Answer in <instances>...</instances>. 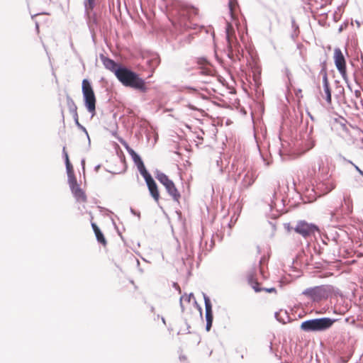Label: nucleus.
Listing matches in <instances>:
<instances>
[{
    "label": "nucleus",
    "mask_w": 363,
    "mask_h": 363,
    "mask_svg": "<svg viewBox=\"0 0 363 363\" xmlns=\"http://www.w3.org/2000/svg\"><path fill=\"white\" fill-rule=\"evenodd\" d=\"M335 320L329 318H321L308 320L301 324V329L305 332L323 331L330 328Z\"/></svg>",
    "instance_id": "obj_1"
},
{
    "label": "nucleus",
    "mask_w": 363,
    "mask_h": 363,
    "mask_svg": "<svg viewBox=\"0 0 363 363\" xmlns=\"http://www.w3.org/2000/svg\"><path fill=\"white\" fill-rule=\"evenodd\" d=\"M82 91L85 107L91 116L96 115V98L94 89L88 79H83L82 83Z\"/></svg>",
    "instance_id": "obj_2"
},
{
    "label": "nucleus",
    "mask_w": 363,
    "mask_h": 363,
    "mask_svg": "<svg viewBox=\"0 0 363 363\" xmlns=\"http://www.w3.org/2000/svg\"><path fill=\"white\" fill-rule=\"evenodd\" d=\"M199 10L193 6H183L179 11V24L185 28H191V21L198 16Z\"/></svg>",
    "instance_id": "obj_3"
},
{
    "label": "nucleus",
    "mask_w": 363,
    "mask_h": 363,
    "mask_svg": "<svg viewBox=\"0 0 363 363\" xmlns=\"http://www.w3.org/2000/svg\"><path fill=\"white\" fill-rule=\"evenodd\" d=\"M333 59L335 65L343 79L345 81L347 80L348 77L347 74L346 60L340 48H335L334 50Z\"/></svg>",
    "instance_id": "obj_4"
},
{
    "label": "nucleus",
    "mask_w": 363,
    "mask_h": 363,
    "mask_svg": "<svg viewBox=\"0 0 363 363\" xmlns=\"http://www.w3.org/2000/svg\"><path fill=\"white\" fill-rule=\"evenodd\" d=\"M294 230L303 238H307L318 231V228L315 225L308 223L305 220H299Z\"/></svg>",
    "instance_id": "obj_5"
},
{
    "label": "nucleus",
    "mask_w": 363,
    "mask_h": 363,
    "mask_svg": "<svg viewBox=\"0 0 363 363\" xmlns=\"http://www.w3.org/2000/svg\"><path fill=\"white\" fill-rule=\"evenodd\" d=\"M125 148L128 154L131 156L134 163L137 166L140 173L143 177V178L145 179L147 177L151 176L146 170V168L140 157L131 147H130L127 145H125Z\"/></svg>",
    "instance_id": "obj_6"
},
{
    "label": "nucleus",
    "mask_w": 363,
    "mask_h": 363,
    "mask_svg": "<svg viewBox=\"0 0 363 363\" xmlns=\"http://www.w3.org/2000/svg\"><path fill=\"white\" fill-rule=\"evenodd\" d=\"M125 86L133 88L142 92H146L147 90L145 80L140 78L139 74L135 72H133Z\"/></svg>",
    "instance_id": "obj_7"
},
{
    "label": "nucleus",
    "mask_w": 363,
    "mask_h": 363,
    "mask_svg": "<svg viewBox=\"0 0 363 363\" xmlns=\"http://www.w3.org/2000/svg\"><path fill=\"white\" fill-rule=\"evenodd\" d=\"M303 294L310 297L315 301H318L327 297V291L324 286H316L306 289Z\"/></svg>",
    "instance_id": "obj_8"
},
{
    "label": "nucleus",
    "mask_w": 363,
    "mask_h": 363,
    "mask_svg": "<svg viewBox=\"0 0 363 363\" xmlns=\"http://www.w3.org/2000/svg\"><path fill=\"white\" fill-rule=\"evenodd\" d=\"M320 74L323 76V93H321V95L323 98L325 99L327 104L330 106L332 104L331 90L330 88L328 74L325 65H323Z\"/></svg>",
    "instance_id": "obj_9"
},
{
    "label": "nucleus",
    "mask_w": 363,
    "mask_h": 363,
    "mask_svg": "<svg viewBox=\"0 0 363 363\" xmlns=\"http://www.w3.org/2000/svg\"><path fill=\"white\" fill-rule=\"evenodd\" d=\"M205 308H206V330L209 331L213 323V312L212 305L210 298L206 296H203Z\"/></svg>",
    "instance_id": "obj_10"
},
{
    "label": "nucleus",
    "mask_w": 363,
    "mask_h": 363,
    "mask_svg": "<svg viewBox=\"0 0 363 363\" xmlns=\"http://www.w3.org/2000/svg\"><path fill=\"white\" fill-rule=\"evenodd\" d=\"M145 180L146 182L150 195L152 196V198L156 202H158L160 200V192L157 188V185L155 183V180L152 179L151 176L147 177V178L145 179Z\"/></svg>",
    "instance_id": "obj_11"
},
{
    "label": "nucleus",
    "mask_w": 363,
    "mask_h": 363,
    "mask_svg": "<svg viewBox=\"0 0 363 363\" xmlns=\"http://www.w3.org/2000/svg\"><path fill=\"white\" fill-rule=\"evenodd\" d=\"M134 72L128 69V68L123 67L116 71V77L124 86L126 85L129 79L133 75Z\"/></svg>",
    "instance_id": "obj_12"
},
{
    "label": "nucleus",
    "mask_w": 363,
    "mask_h": 363,
    "mask_svg": "<svg viewBox=\"0 0 363 363\" xmlns=\"http://www.w3.org/2000/svg\"><path fill=\"white\" fill-rule=\"evenodd\" d=\"M168 194L172 198L173 201L177 203H179L181 199V194L179 190L176 187L174 182L169 184L165 188Z\"/></svg>",
    "instance_id": "obj_13"
},
{
    "label": "nucleus",
    "mask_w": 363,
    "mask_h": 363,
    "mask_svg": "<svg viewBox=\"0 0 363 363\" xmlns=\"http://www.w3.org/2000/svg\"><path fill=\"white\" fill-rule=\"evenodd\" d=\"M336 186V182L335 180L332 178L331 176H330L329 178L325 179L321 184H320V189L323 191V194H328L332 190H333Z\"/></svg>",
    "instance_id": "obj_14"
},
{
    "label": "nucleus",
    "mask_w": 363,
    "mask_h": 363,
    "mask_svg": "<svg viewBox=\"0 0 363 363\" xmlns=\"http://www.w3.org/2000/svg\"><path fill=\"white\" fill-rule=\"evenodd\" d=\"M67 102H68V105L69 106V110H70V111L73 114V116H74V121H75V123H76L77 125L85 130V128L79 122V116H78V113H77V107L75 105L74 101L70 97H68L67 98Z\"/></svg>",
    "instance_id": "obj_15"
},
{
    "label": "nucleus",
    "mask_w": 363,
    "mask_h": 363,
    "mask_svg": "<svg viewBox=\"0 0 363 363\" xmlns=\"http://www.w3.org/2000/svg\"><path fill=\"white\" fill-rule=\"evenodd\" d=\"M91 227L95 233L97 241L99 243H101L104 247H106L107 245V241L102 232L100 230V229L95 223H91Z\"/></svg>",
    "instance_id": "obj_16"
},
{
    "label": "nucleus",
    "mask_w": 363,
    "mask_h": 363,
    "mask_svg": "<svg viewBox=\"0 0 363 363\" xmlns=\"http://www.w3.org/2000/svg\"><path fill=\"white\" fill-rule=\"evenodd\" d=\"M71 190L78 201L85 202L86 201V194L84 192V191L80 188L79 185L73 187Z\"/></svg>",
    "instance_id": "obj_17"
},
{
    "label": "nucleus",
    "mask_w": 363,
    "mask_h": 363,
    "mask_svg": "<svg viewBox=\"0 0 363 363\" xmlns=\"http://www.w3.org/2000/svg\"><path fill=\"white\" fill-rule=\"evenodd\" d=\"M103 63L105 67L111 72H113L116 74V71L117 69H120L121 68L117 63H116L113 60L109 58H104L103 60Z\"/></svg>",
    "instance_id": "obj_18"
},
{
    "label": "nucleus",
    "mask_w": 363,
    "mask_h": 363,
    "mask_svg": "<svg viewBox=\"0 0 363 363\" xmlns=\"http://www.w3.org/2000/svg\"><path fill=\"white\" fill-rule=\"evenodd\" d=\"M252 62L255 63V67H254V75H253V79L255 84V86L258 88L259 86L261 84L259 82V75L261 74V69L259 66L257 65V62H255L254 60H251V65H252ZM252 67H251V69Z\"/></svg>",
    "instance_id": "obj_19"
},
{
    "label": "nucleus",
    "mask_w": 363,
    "mask_h": 363,
    "mask_svg": "<svg viewBox=\"0 0 363 363\" xmlns=\"http://www.w3.org/2000/svg\"><path fill=\"white\" fill-rule=\"evenodd\" d=\"M228 9L231 17L233 18H235L238 11V4L237 0L228 1Z\"/></svg>",
    "instance_id": "obj_20"
},
{
    "label": "nucleus",
    "mask_w": 363,
    "mask_h": 363,
    "mask_svg": "<svg viewBox=\"0 0 363 363\" xmlns=\"http://www.w3.org/2000/svg\"><path fill=\"white\" fill-rule=\"evenodd\" d=\"M156 179L166 188L169 184L173 182L165 174L162 172H157Z\"/></svg>",
    "instance_id": "obj_21"
},
{
    "label": "nucleus",
    "mask_w": 363,
    "mask_h": 363,
    "mask_svg": "<svg viewBox=\"0 0 363 363\" xmlns=\"http://www.w3.org/2000/svg\"><path fill=\"white\" fill-rule=\"evenodd\" d=\"M259 284L256 281H252V279H251V286L253 288V289L256 292H260L262 291H264L266 292H276V289L274 288H269V289H265V288H261L259 286Z\"/></svg>",
    "instance_id": "obj_22"
},
{
    "label": "nucleus",
    "mask_w": 363,
    "mask_h": 363,
    "mask_svg": "<svg viewBox=\"0 0 363 363\" xmlns=\"http://www.w3.org/2000/svg\"><path fill=\"white\" fill-rule=\"evenodd\" d=\"M63 153H64L65 158V163H66V168H67V174H68V176L71 175V174H74L73 167H72V165L71 164V163L69 162V156H68V154H67V152L66 151L65 147H63Z\"/></svg>",
    "instance_id": "obj_23"
},
{
    "label": "nucleus",
    "mask_w": 363,
    "mask_h": 363,
    "mask_svg": "<svg viewBox=\"0 0 363 363\" xmlns=\"http://www.w3.org/2000/svg\"><path fill=\"white\" fill-rule=\"evenodd\" d=\"M69 184L71 189L73 187L77 186L79 184H77V179L74 174H71L68 176Z\"/></svg>",
    "instance_id": "obj_24"
},
{
    "label": "nucleus",
    "mask_w": 363,
    "mask_h": 363,
    "mask_svg": "<svg viewBox=\"0 0 363 363\" xmlns=\"http://www.w3.org/2000/svg\"><path fill=\"white\" fill-rule=\"evenodd\" d=\"M194 297V295L193 294H185L184 296H182L180 298V302H181V304L182 305V302L183 301H186L187 303H190L191 301V298Z\"/></svg>",
    "instance_id": "obj_25"
},
{
    "label": "nucleus",
    "mask_w": 363,
    "mask_h": 363,
    "mask_svg": "<svg viewBox=\"0 0 363 363\" xmlns=\"http://www.w3.org/2000/svg\"><path fill=\"white\" fill-rule=\"evenodd\" d=\"M86 8L88 10H92L94 7V0H86Z\"/></svg>",
    "instance_id": "obj_26"
},
{
    "label": "nucleus",
    "mask_w": 363,
    "mask_h": 363,
    "mask_svg": "<svg viewBox=\"0 0 363 363\" xmlns=\"http://www.w3.org/2000/svg\"><path fill=\"white\" fill-rule=\"evenodd\" d=\"M284 226L288 233L291 232V230L293 229L290 223H284Z\"/></svg>",
    "instance_id": "obj_27"
},
{
    "label": "nucleus",
    "mask_w": 363,
    "mask_h": 363,
    "mask_svg": "<svg viewBox=\"0 0 363 363\" xmlns=\"http://www.w3.org/2000/svg\"><path fill=\"white\" fill-rule=\"evenodd\" d=\"M325 162L328 163V159L327 158H325V160H323V159H321L320 160V162H319V169L320 170L321 169V167H320L321 164H324Z\"/></svg>",
    "instance_id": "obj_28"
},
{
    "label": "nucleus",
    "mask_w": 363,
    "mask_h": 363,
    "mask_svg": "<svg viewBox=\"0 0 363 363\" xmlns=\"http://www.w3.org/2000/svg\"><path fill=\"white\" fill-rule=\"evenodd\" d=\"M356 169L363 176V172L358 167H356Z\"/></svg>",
    "instance_id": "obj_29"
}]
</instances>
